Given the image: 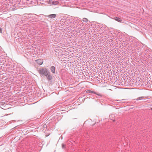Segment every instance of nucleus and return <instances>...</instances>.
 Here are the masks:
<instances>
[{"label":"nucleus","mask_w":152,"mask_h":152,"mask_svg":"<svg viewBox=\"0 0 152 152\" xmlns=\"http://www.w3.org/2000/svg\"><path fill=\"white\" fill-rule=\"evenodd\" d=\"M151 110H152V108H151Z\"/></svg>","instance_id":"ddd939ff"},{"label":"nucleus","mask_w":152,"mask_h":152,"mask_svg":"<svg viewBox=\"0 0 152 152\" xmlns=\"http://www.w3.org/2000/svg\"><path fill=\"white\" fill-rule=\"evenodd\" d=\"M50 70L51 72L53 73V74H54L55 73V67L53 66H52L50 68Z\"/></svg>","instance_id":"39448f33"},{"label":"nucleus","mask_w":152,"mask_h":152,"mask_svg":"<svg viewBox=\"0 0 152 152\" xmlns=\"http://www.w3.org/2000/svg\"><path fill=\"white\" fill-rule=\"evenodd\" d=\"M114 19L116 21L120 22H121L122 21L121 19L120 18L117 17H115L114 18Z\"/></svg>","instance_id":"423d86ee"},{"label":"nucleus","mask_w":152,"mask_h":152,"mask_svg":"<svg viewBox=\"0 0 152 152\" xmlns=\"http://www.w3.org/2000/svg\"><path fill=\"white\" fill-rule=\"evenodd\" d=\"M62 147L63 148H64L65 147V145L64 144H62Z\"/></svg>","instance_id":"9b49d317"},{"label":"nucleus","mask_w":152,"mask_h":152,"mask_svg":"<svg viewBox=\"0 0 152 152\" xmlns=\"http://www.w3.org/2000/svg\"><path fill=\"white\" fill-rule=\"evenodd\" d=\"M38 72L40 75H44L45 76L47 75V74L49 72L48 69L45 67L39 69L38 70Z\"/></svg>","instance_id":"f257e3e1"},{"label":"nucleus","mask_w":152,"mask_h":152,"mask_svg":"<svg viewBox=\"0 0 152 152\" xmlns=\"http://www.w3.org/2000/svg\"><path fill=\"white\" fill-rule=\"evenodd\" d=\"M145 98V96H141L139 97H138L137 99H134V100H136L137 101H138L141 99H144V98Z\"/></svg>","instance_id":"6e6552de"},{"label":"nucleus","mask_w":152,"mask_h":152,"mask_svg":"<svg viewBox=\"0 0 152 152\" xmlns=\"http://www.w3.org/2000/svg\"><path fill=\"white\" fill-rule=\"evenodd\" d=\"M86 92L87 93H94V94H95V92L94 91H90V90H88V91H86Z\"/></svg>","instance_id":"9d476101"},{"label":"nucleus","mask_w":152,"mask_h":152,"mask_svg":"<svg viewBox=\"0 0 152 152\" xmlns=\"http://www.w3.org/2000/svg\"><path fill=\"white\" fill-rule=\"evenodd\" d=\"M47 75L45 76L46 77L48 80L50 81L52 79V76L51 75L50 72H49Z\"/></svg>","instance_id":"f03ea898"},{"label":"nucleus","mask_w":152,"mask_h":152,"mask_svg":"<svg viewBox=\"0 0 152 152\" xmlns=\"http://www.w3.org/2000/svg\"><path fill=\"white\" fill-rule=\"evenodd\" d=\"M51 3H52L53 4H54L55 5L58 4V1H52Z\"/></svg>","instance_id":"0eeeda50"},{"label":"nucleus","mask_w":152,"mask_h":152,"mask_svg":"<svg viewBox=\"0 0 152 152\" xmlns=\"http://www.w3.org/2000/svg\"><path fill=\"white\" fill-rule=\"evenodd\" d=\"M47 16L49 18H53L56 17V15L55 14H50L48 15Z\"/></svg>","instance_id":"20e7f679"},{"label":"nucleus","mask_w":152,"mask_h":152,"mask_svg":"<svg viewBox=\"0 0 152 152\" xmlns=\"http://www.w3.org/2000/svg\"><path fill=\"white\" fill-rule=\"evenodd\" d=\"M2 29L1 28H0V32L2 33Z\"/></svg>","instance_id":"f8f14e48"},{"label":"nucleus","mask_w":152,"mask_h":152,"mask_svg":"<svg viewBox=\"0 0 152 152\" xmlns=\"http://www.w3.org/2000/svg\"><path fill=\"white\" fill-rule=\"evenodd\" d=\"M35 61L36 63L38 64L39 65H42L43 62V59H38L36 60Z\"/></svg>","instance_id":"7ed1b4c3"},{"label":"nucleus","mask_w":152,"mask_h":152,"mask_svg":"<svg viewBox=\"0 0 152 152\" xmlns=\"http://www.w3.org/2000/svg\"><path fill=\"white\" fill-rule=\"evenodd\" d=\"M83 22L87 23L88 21V19L86 18H83L82 20Z\"/></svg>","instance_id":"1a4fd4ad"}]
</instances>
